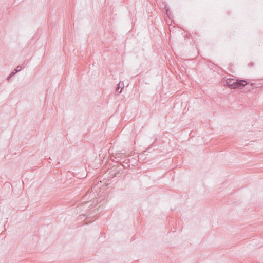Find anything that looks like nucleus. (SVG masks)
<instances>
[{
    "mask_svg": "<svg viewBox=\"0 0 263 263\" xmlns=\"http://www.w3.org/2000/svg\"><path fill=\"white\" fill-rule=\"evenodd\" d=\"M247 84L245 80L228 79L226 82V85L231 89H241Z\"/></svg>",
    "mask_w": 263,
    "mask_h": 263,
    "instance_id": "1",
    "label": "nucleus"
},
{
    "mask_svg": "<svg viewBox=\"0 0 263 263\" xmlns=\"http://www.w3.org/2000/svg\"><path fill=\"white\" fill-rule=\"evenodd\" d=\"M120 88V82L118 84L117 87V91L118 92V93H121L122 92V90L123 89V87H121Z\"/></svg>",
    "mask_w": 263,
    "mask_h": 263,
    "instance_id": "2",
    "label": "nucleus"
},
{
    "mask_svg": "<svg viewBox=\"0 0 263 263\" xmlns=\"http://www.w3.org/2000/svg\"><path fill=\"white\" fill-rule=\"evenodd\" d=\"M22 69V67L20 66L17 67V68L15 69L13 72H15V74L19 72Z\"/></svg>",
    "mask_w": 263,
    "mask_h": 263,
    "instance_id": "3",
    "label": "nucleus"
},
{
    "mask_svg": "<svg viewBox=\"0 0 263 263\" xmlns=\"http://www.w3.org/2000/svg\"><path fill=\"white\" fill-rule=\"evenodd\" d=\"M15 74V72H14L13 71H12L11 74L7 78V80L9 81L10 79H11V78L12 77H13L14 75Z\"/></svg>",
    "mask_w": 263,
    "mask_h": 263,
    "instance_id": "4",
    "label": "nucleus"
},
{
    "mask_svg": "<svg viewBox=\"0 0 263 263\" xmlns=\"http://www.w3.org/2000/svg\"><path fill=\"white\" fill-rule=\"evenodd\" d=\"M253 65V63H250L249 64H248V66L249 67H251V66H252Z\"/></svg>",
    "mask_w": 263,
    "mask_h": 263,
    "instance_id": "5",
    "label": "nucleus"
},
{
    "mask_svg": "<svg viewBox=\"0 0 263 263\" xmlns=\"http://www.w3.org/2000/svg\"><path fill=\"white\" fill-rule=\"evenodd\" d=\"M167 12H168V10H166ZM167 15L168 16V13H167Z\"/></svg>",
    "mask_w": 263,
    "mask_h": 263,
    "instance_id": "6",
    "label": "nucleus"
}]
</instances>
